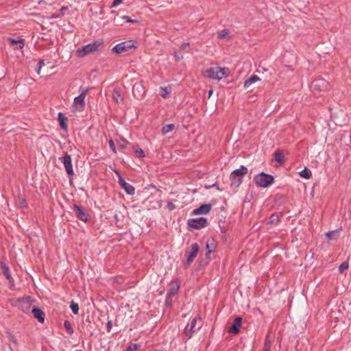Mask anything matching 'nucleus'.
Masks as SVG:
<instances>
[{"instance_id": "6", "label": "nucleus", "mask_w": 351, "mask_h": 351, "mask_svg": "<svg viewBox=\"0 0 351 351\" xmlns=\"http://www.w3.org/2000/svg\"><path fill=\"white\" fill-rule=\"evenodd\" d=\"M136 47L132 40H127L116 45L112 50L117 54H121Z\"/></svg>"}, {"instance_id": "1", "label": "nucleus", "mask_w": 351, "mask_h": 351, "mask_svg": "<svg viewBox=\"0 0 351 351\" xmlns=\"http://www.w3.org/2000/svg\"><path fill=\"white\" fill-rule=\"evenodd\" d=\"M103 43L100 40H95L86 45L79 47L75 51V56L78 58H84V56L95 53L101 50Z\"/></svg>"}, {"instance_id": "2", "label": "nucleus", "mask_w": 351, "mask_h": 351, "mask_svg": "<svg viewBox=\"0 0 351 351\" xmlns=\"http://www.w3.org/2000/svg\"><path fill=\"white\" fill-rule=\"evenodd\" d=\"M88 91V88L82 87L80 88V95L74 98L72 108L75 111L82 112L85 107V97Z\"/></svg>"}, {"instance_id": "8", "label": "nucleus", "mask_w": 351, "mask_h": 351, "mask_svg": "<svg viewBox=\"0 0 351 351\" xmlns=\"http://www.w3.org/2000/svg\"><path fill=\"white\" fill-rule=\"evenodd\" d=\"M202 322L201 318L198 317H194L191 322L189 328H186V335H188L189 337H191L194 332L197 331L202 327Z\"/></svg>"}, {"instance_id": "41", "label": "nucleus", "mask_w": 351, "mask_h": 351, "mask_svg": "<svg viewBox=\"0 0 351 351\" xmlns=\"http://www.w3.org/2000/svg\"><path fill=\"white\" fill-rule=\"evenodd\" d=\"M122 19L125 21V22L127 23H136L137 22V20H134V19H131L129 16H122Z\"/></svg>"}, {"instance_id": "45", "label": "nucleus", "mask_w": 351, "mask_h": 351, "mask_svg": "<svg viewBox=\"0 0 351 351\" xmlns=\"http://www.w3.org/2000/svg\"><path fill=\"white\" fill-rule=\"evenodd\" d=\"M106 326H107L108 331L110 332L112 327V322L111 320L108 321Z\"/></svg>"}, {"instance_id": "27", "label": "nucleus", "mask_w": 351, "mask_h": 351, "mask_svg": "<svg viewBox=\"0 0 351 351\" xmlns=\"http://www.w3.org/2000/svg\"><path fill=\"white\" fill-rule=\"evenodd\" d=\"M279 221H280L279 216L277 214L274 213L269 217V219L268 221V224L276 225L279 223Z\"/></svg>"}, {"instance_id": "42", "label": "nucleus", "mask_w": 351, "mask_h": 351, "mask_svg": "<svg viewBox=\"0 0 351 351\" xmlns=\"http://www.w3.org/2000/svg\"><path fill=\"white\" fill-rule=\"evenodd\" d=\"M167 207L170 210H173L176 208L175 204L170 202L167 203Z\"/></svg>"}, {"instance_id": "48", "label": "nucleus", "mask_w": 351, "mask_h": 351, "mask_svg": "<svg viewBox=\"0 0 351 351\" xmlns=\"http://www.w3.org/2000/svg\"><path fill=\"white\" fill-rule=\"evenodd\" d=\"M42 68H40L38 66V67L36 69V73L39 75L40 73V70H41Z\"/></svg>"}, {"instance_id": "18", "label": "nucleus", "mask_w": 351, "mask_h": 351, "mask_svg": "<svg viewBox=\"0 0 351 351\" xmlns=\"http://www.w3.org/2000/svg\"><path fill=\"white\" fill-rule=\"evenodd\" d=\"M1 269L3 275L5 276L6 279L9 281L10 284L14 283V280L11 276L10 268L4 263L1 264Z\"/></svg>"}, {"instance_id": "9", "label": "nucleus", "mask_w": 351, "mask_h": 351, "mask_svg": "<svg viewBox=\"0 0 351 351\" xmlns=\"http://www.w3.org/2000/svg\"><path fill=\"white\" fill-rule=\"evenodd\" d=\"M59 160L63 163L66 173L69 176H73V169L71 156L67 152H64V156L63 157L59 158Z\"/></svg>"}, {"instance_id": "4", "label": "nucleus", "mask_w": 351, "mask_h": 351, "mask_svg": "<svg viewBox=\"0 0 351 351\" xmlns=\"http://www.w3.org/2000/svg\"><path fill=\"white\" fill-rule=\"evenodd\" d=\"M274 178L272 176L265 173H261L254 177L256 184L261 187H267L274 182Z\"/></svg>"}, {"instance_id": "43", "label": "nucleus", "mask_w": 351, "mask_h": 351, "mask_svg": "<svg viewBox=\"0 0 351 351\" xmlns=\"http://www.w3.org/2000/svg\"><path fill=\"white\" fill-rule=\"evenodd\" d=\"M180 49L181 50H185L186 49H189V43H183L180 45Z\"/></svg>"}, {"instance_id": "3", "label": "nucleus", "mask_w": 351, "mask_h": 351, "mask_svg": "<svg viewBox=\"0 0 351 351\" xmlns=\"http://www.w3.org/2000/svg\"><path fill=\"white\" fill-rule=\"evenodd\" d=\"M247 172V168L243 165H241L239 169L234 170L230 176L231 185L236 186H239L243 181V176H245Z\"/></svg>"}, {"instance_id": "32", "label": "nucleus", "mask_w": 351, "mask_h": 351, "mask_svg": "<svg viewBox=\"0 0 351 351\" xmlns=\"http://www.w3.org/2000/svg\"><path fill=\"white\" fill-rule=\"evenodd\" d=\"M64 326L70 335L73 333V329L69 321H64Z\"/></svg>"}, {"instance_id": "19", "label": "nucleus", "mask_w": 351, "mask_h": 351, "mask_svg": "<svg viewBox=\"0 0 351 351\" xmlns=\"http://www.w3.org/2000/svg\"><path fill=\"white\" fill-rule=\"evenodd\" d=\"M58 120L59 121L61 128L66 130L67 129V118L62 112H59L58 114Z\"/></svg>"}, {"instance_id": "11", "label": "nucleus", "mask_w": 351, "mask_h": 351, "mask_svg": "<svg viewBox=\"0 0 351 351\" xmlns=\"http://www.w3.org/2000/svg\"><path fill=\"white\" fill-rule=\"evenodd\" d=\"M170 289L166 296V303L170 304L171 303V298L175 296L180 289V283L178 280L171 282L170 284Z\"/></svg>"}, {"instance_id": "50", "label": "nucleus", "mask_w": 351, "mask_h": 351, "mask_svg": "<svg viewBox=\"0 0 351 351\" xmlns=\"http://www.w3.org/2000/svg\"><path fill=\"white\" fill-rule=\"evenodd\" d=\"M325 236L327 237L328 238H329V232H326L325 233Z\"/></svg>"}, {"instance_id": "46", "label": "nucleus", "mask_w": 351, "mask_h": 351, "mask_svg": "<svg viewBox=\"0 0 351 351\" xmlns=\"http://www.w3.org/2000/svg\"><path fill=\"white\" fill-rule=\"evenodd\" d=\"M20 204H21V206H23V207H27V203H26V201H25V199H23V198H22V199H21V203H20Z\"/></svg>"}, {"instance_id": "33", "label": "nucleus", "mask_w": 351, "mask_h": 351, "mask_svg": "<svg viewBox=\"0 0 351 351\" xmlns=\"http://www.w3.org/2000/svg\"><path fill=\"white\" fill-rule=\"evenodd\" d=\"M230 34L228 29H223L221 32H219L218 35V38L223 39L229 37Z\"/></svg>"}, {"instance_id": "28", "label": "nucleus", "mask_w": 351, "mask_h": 351, "mask_svg": "<svg viewBox=\"0 0 351 351\" xmlns=\"http://www.w3.org/2000/svg\"><path fill=\"white\" fill-rule=\"evenodd\" d=\"M275 160L280 165L285 162V156L280 152H277L275 154Z\"/></svg>"}, {"instance_id": "16", "label": "nucleus", "mask_w": 351, "mask_h": 351, "mask_svg": "<svg viewBox=\"0 0 351 351\" xmlns=\"http://www.w3.org/2000/svg\"><path fill=\"white\" fill-rule=\"evenodd\" d=\"M32 313L33 314V317L38 319L39 322L43 323L45 322V315L40 308L34 307L32 310Z\"/></svg>"}, {"instance_id": "26", "label": "nucleus", "mask_w": 351, "mask_h": 351, "mask_svg": "<svg viewBox=\"0 0 351 351\" xmlns=\"http://www.w3.org/2000/svg\"><path fill=\"white\" fill-rule=\"evenodd\" d=\"M272 340V338L268 335L265 339L263 351H270Z\"/></svg>"}, {"instance_id": "40", "label": "nucleus", "mask_w": 351, "mask_h": 351, "mask_svg": "<svg viewBox=\"0 0 351 351\" xmlns=\"http://www.w3.org/2000/svg\"><path fill=\"white\" fill-rule=\"evenodd\" d=\"M128 143V142L126 140L121 139L119 142V146L121 147V148H125V147H126Z\"/></svg>"}, {"instance_id": "21", "label": "nucleus", "mask_w": 351, "mask_h": 351, "mask_svg": "<svg viewBox=\"0 0 351 351\" xmlns=\"http://www.w3.org/2000/svg\"><path fill=\"white\" fill-rule=\"evenodd\" d=\"M260 80L261 79L258 76L253 75L244 82V87L248 88L252 84Z\"/></svg>"}, {"instance_id": "15", "label": "nucleus", "mask_w": 351, "mask_h": 351, "mask_svg": "<svg viewBox=\"0 0 351 351\" xmlns=\"http://www.w3.org/2000/svg\"><path fill=\"white\" fill-rule=\"evenodd\" d=\"M242 318L241 317H236L230 328L228 332L232 334H237L239 332L240 328L241 326Z\"/></svg>"}, {"instance_id": "39", "label": "nucleus", "mask_w": 351, "mask_h": 351, "mask_svg": "<svg viewBox=\"0 0 351 351\" xmlns=\"http://www.w3.org/2000/svg\"><path fill=\"white\" fill-rule=\"evenodd\" d=\"M123 2V0H114L110 5V8H115Z\"/></svg>"}, {"instance_id": "17", "label": "nucleus", "mask_w": 351, "mask_h": 351, "mask_svg": "<svg viewBox=\"0 0 351 351\" xmlns=\"http://www.w3.org/2000/svg\"><path fill=\"white\" fill-rule=\"evenodd\" d=\"M73 211H74L75 215L77 216V217L79 219H80L83 221H87V220H88L87 215L81 209V208L79 206L75 204L73 206Z\"/></svg>"}, {"instance_id": "35", "label": "nucleus", "mask_w": 351, "mask_h": 351, "mask_svg": "<svg viewBox=\"0 0 351 351\" xmlns=\"http://www.w3.org/2000/svg\"><path fill=\"white\" fill-rule=\"evenodd\" d=\"M349 267V263L348 261L343 262L339 267V271L340 273H343L345 270H346Z\"/></svg>"}, {"instance_id": "23", "label": "nucleus", "mask_w": 351, "mask_h": 351, "mask_svg": "<svg viewBox=\"0 0 351 351\" xmlns=\"http://www.w3.org/2000/svg\"><path fill=\"white\" fill-rule=\"evenodd\" d=\"M10 43L12 45H15L16 49H23L24 47V40L23 39H14V38H9L8 39Z\"/></svg>"}, {"instance_id": "24", "label": "nucleus", "mask_w": 351, "mask_h": 351, "mask_svg": "<svg viewBox=\"0 0 351 351\" xmlns=\"http://www.w3.org/2000/svg\"><path fill=\"white\" fill-rule=\"evenodd\" d=\"M112 99L116 103H120L123 101V97L119 89H114L112 92Z\"/></svg>"}, {"instance_id": "47", "label": "nucleus", "mask_w": 351, "mask_h": 351, "mask_svg": "<svg viewBox=\"0 0 351 351\" xmlns=\"http://www.w3.org/2000/svg\"><path fill=\"white\" fill-rule=\"evenodd\" d=\"M45 65V61L43 60H40L39 62L38 63V66L40 67V68H42L43 66Z\"/></svg>"}, {"instance_id": "7", "label": "nucleus", "mask_w": 351, "mask_h": 351, "mask_svg": "<svg viewBox=\"0 0 351 351\" xmlns=\"http://www.w3.org/2000/svg\"><path fill=\"white\" fill-rule=\"evenodd\" d=\"M188 226L194 230H199L208 225V221L204 217L190 219L187 222Z\"/></svg>"}, {"instance_id": "14", "label": "nucleus", "mask_w": 351, "mask_h": 351, "mask_svg": "<svg viewBox=\"0 0 351 351\" xmlns=\"http://www.w3.org/2000/svg\"><path fill=\"white\" fill-rule=\"evenodd\" d=\"M212 204H204L200 206L199 207L194 209L193 210V214L195 215H206L211 210Z\"/></svg>"}, {"instance_id": "34", "label": "nucleus", "mask_w": 351, "mask_h": 351, "mask_svg": "<svg viewBox=\"0 0 351 351\" xmlns=\"http://www.w3.org/2000/svg\"><path fill=\"white\" fill-rule=\"evenodd\" d=\"M70 308L73 314H77L79 311V306L77 303L72 302L70 305Z\"/></svg>"}, {"instance_id": "5", "label": "nucleus", "mask_w": 351, "mask_h": 351, "mask_svg": "<svg viewBox=\"0 0 351 351\" xmlns=\"http://www.w3.org/2000/svg\"><path fill=\"white\" fill-rule=\"evenodd\" d=\"M207 77L213 79L220 80L223 77L226 76V69L221 67H212L206 70V71Z\"/></svg>"}, {"instance_id": "20", "label": "nucleus", "mask_w": 351, "mask_h": 351, "mask_svg": "<svg viewBox=\"0 0 351 351\" xmlns=\"http://www.w3.org/2000/svg\"><path fill=\"white\" fill-rule=\"evenodd\" d=\"M68 10L67 6H62L60 10L56 12H54L49 17L50 19L62 18L64 16L65 12Z\"/></svg>"}, {"instance_id": "38", "label": "nucleus", "mask_w": 351, "mask_h": 351, "mask_svg": "<svg viewBox=\"0 0 351 351\" xmlns=\"http://www.w3.org/2000/svg\"><path fill=\"white\" fill-rule=\"evenodd\" d=\"M134 151L136 153H137L140 155V157H141V158L145 157V153L141 148L136 147V148H134Z\"/></svg>"}, {"instance_id": "31", "label": "nucleus", "mask_w": 351, "mask_h": 351, "mask_svg": "<svg viewBox=\"0 0 351 351\" xmlns=\"http://www.w3.org/2000/svg\"><path fill=\"white\" fill-rule=\"evenodd\" d=\"M160 89V94L161 97L165 98V99L167 98L169 96V93H170V91L168 89V88H167V87H165V88L161 87Z\"/></svg>"}, {"instance_id": "10", "label": "nucleus", "mask_w": 351, "mask_h": 351, "mask_svg": "<svg viewBox=\"0 0 351 351\" xmlns=\"http://www.w3.org/2000/svg\"><path fill=\"white\" fill-rule=\"evenodd\" d=\"M114 172L118 176L119 184H120L121 187L125 191L127 194L134 195L135 193L134 187L130 184L126 182L118 171L115 170Z\"/></svg>"}, {"instance_id": "12", "label": "nucleus", "mask_w": 351, "mask_h": 351, "mask_svg": "<svg viewBox=\"0 0 351 351\" xmlns=\"http://www.w3.org/2000/svg\"><path fill=\"white\" fill-rule=\"evenodd\" d=\"M145 90L141 82H136L133 84L132 93L134 97L141 99L143 97Z\"/></svg>"}, {"instance_id": "51", "label": "nucleus", "mask_w": 351, "mask_h": 351, "mask_svg": "<svg viewBox=\"0 0 351 351\" xmlns=\"http://www.w3.org/2000/svg\"><path fill=\"white\" fill-rule=\"evenodd\" d=\"M315 82H316L317 84H319L321 82L318 80V81H315Z\"/></svg>"}, {"instance_id": "30", "label": "nucleus", "mask_w": 351, "mask_h": 351, "mask_svg": "<svg viewBox=\"0 0 351 351\" xmlns=\"http://www.w3.org/2000/svg\"><path fill=\"white\" fill-rule=\"evenodd\" d=\"M173 128H174V125L173 124L165 125L162 128V134H167V133L172 131Z\"/></svg>"}, {"instance_id": "49", "label": "nucleus", "mask_w": 351, "mask_h": 351, "mask_svg": "<svg viewBox=\"0 0 351 351\" xmlns=\"http://www.w3.org/2000/svg\"><path fill=\"white\" fill-rule=\"evenodd\" d=\"M213 93V90H210L208 91V97H210L212 95Z\"/></svg>"}, {"instance_id": "36", "label": "nucleus", "mask_w": 351, "mask_h": 351, "mask_svg": "<svg viewBox=\"0 0 351 351\" xmlns=\"http://www.w3.org/2000/svg\"><path fill=\"white\" fill-rule=\"evenodd\" d=\"M138 348V345L132 343L128 346L126 351H136Z\"/></svg>"}, {"instance_id": "13", "label": "nucleus", "mask_w": 351, "mask_h": 351, "mask_svg": "<svg viewBox=\"0 0 351 351\" xmlns=\"http://www.w3.org/2000/svg\"><path fill=\"white\" fill-rule=\"evenodd\" d=\"M199 247L197 243H193L191 245V251L189 253L187 259H186V264L188 265H191V263L194 261L195 257L197 255V253L199 252Z\"/></svg>"}, {"instance_id": "25", "label": "nucleus", "mask_w": 351, "mask_h": 351, "mask_svg": "<svg viewBox=\"0 0 351 351\" xmlns=\"http://www.w3.org/2000/svg\"><path fill=\"white\" fill-rule=\"evenodd\" d=\"M299 175L303 178L310 179L312 176V173L309 169L305 167L302 171H301L299 173Z\"/></svg>"}, {"instance_id": "52", "label": "nucleus", "mask_w": 351, "mask_h": 351, "mask_svg": "<svg viewBox=\"0 0 351 351\" xmlns=\"http://www.w3.org/2000/svg\"><path fill=\"white\" fill-rule=\"evenodd\" d=\"M75 351H82V350H75Z\"/></svg>"}, {"instance_id": "44", "label": "nucleus", "mask_w": 351, "mask_h": 351, "mask_svg": "<svg viewBox=\"0 0 351 351\" xmlns=\"http://www.w3.org/2000/svg\"><path fill=\"white\" fill-rule=\"evenodd\" d=\"M174 58H175V60L176 62H179V61H180L181 60L183 59V56H179L178 53H176L174 54Z\"/></svg>"}, {"instance_id": "29", "label": "nucleus", "mask_w": 351, "mask_h": 351, "mask_svg": "<svg viewBox=\"0 0 351 351\" xmlns=\"http://www.w3.org/2000/svg\"><path fill=\"white\" fill-rule=\"evenodd\" d=\"M341 230V228L330 230V241L337 240L339 237V232Z\"/></svg>"}, {"instance_id": "22", "label": "nucleus", "mask_w": 351, "mask_h": 351, "mask_svg": "<svg viewBox=\"0 0 351 351\" xmlns=\"http://www.w3.org/2000/svg\"><path fill=\"white\" fill-rule=\"evenodd\" d=\"M216 247V244L215 240L213 239H210L206 242V255H208L211 252H213Z\"/></svg>"}, {"instance_id": "37", "label": "nucleus", "mask_w": 351, "mask_h": 351, "mask_svg": "<svg viewBox=\"0 0 351 351\" xmlns=\"http://www.w3.org/2000/svg\"><path fill=\"white\" fill-rule=\"evenodd\" d=\"M108 143H109V146H110V148L112 150V152L113 153H116L117 150H116V147H115V145L114 143V141L112 139H110Z\"/></svg>"}]
</instances>
